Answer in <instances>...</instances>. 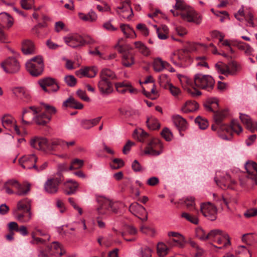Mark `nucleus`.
<instances>
[{
    "mask_svg": "<svg viewBox=\"0 0 257 257\" xmlns=\"http://www.w3.org/2000/svg\"><path fill=\"white\" fill-rule=\"evenodd\" d=\"M213 112H214L213 118L214 121L216 124L219 126L220 130L225 131L226 133H228L232 131L238 135L242 131V127L237 120H232L230 126H228L222 123L223 120L226 117L227 114L226 110L224 109L220 111H215L214 110Z\"/></svg>",
    "mask_w": 257,
    "mask_h": 257,
    "instance_id": "1",
    "label": "nucleus"
},
{
    "mask_svg": "<svg viewBox=\"0 0 257 257\" xmlns=\"http://www.w3.org/2000/svg\"><path fill=\"white\" fill-rule=\"evenodd\" d=\"M97 201L98 203L97 211L99 215L109 214L111 212L114 213L117 212L118 207L116 202H113L103 197H98Z\"/></svg>",
    "mask_w": 257,
    "mask_h": 257,
    "instance_id": "2",
    "label": "nucleus"
},
{
    "mask_svg": "<svg viewBox=\"0 0 257 257\" xmlns=\"http://www.w3.org/2000/svg\"><path fill=\"white\" fill-rule=\"evenodd\" d=\"M171 60L173 64L179 67H185L191 62L189 56V51L187 49L179 50L171 56Z\"/></svg>",
    "mask_w": 257,
    "mask_h": 257,
    "instance_id": "3",
    "label": "nucleus"
},
{
    "mask_svg": "<svg viewBox=\"0 0 257 257\" xmlns=\"http://www.w3.org/2000/svg\"><path fill=\"white\" fill-rule=\"evenodd\" d=\"M27 71L33 76L40 75L44 69L43 58L40 56H37L30 59L26 64Z\"/></svg>",
    "mask_w": 257,
    "mask_h": 257,
    "instance_id": "4",
    "label": "nucleus"
},
{
    "mask_svg": "<svg viewBox=\"0 0 257 257\" xmlns=\"http://www.w3.org/2000/svg\"><path fill=\"white\" fill-rule=\"evenodd\" d=\"M194 83L197 87L210 91L214 88L215 81L210 75L196 74L194 77Z\"/></svg>",
    "mask_w": 257,
    "mask_h": 257,
    "instance_id": "5",
    "label": "nucleus"
},
{
    "mask_svg": "<svg viewBox=\"0 0 257 257\" xmlns=\"http://www.w3.org/2000/svg\"><path fill=\"white\" fill-rule=\"evenodd\" d=\"M60 174L59 173L58 176L48 179L45 182L44 188L47 193L54 194L58 192L59 185L64 180L63 176Z\"/></svg>",
    "mask_w": 257,
    "mask_h": 257,
    "instance_id": "6",
    "label": "nucleus"
},
{
    "mask_svg": "<svg viewBox=\"0 0 257 257\" xmlns=\"http://www.w3.org/2000/svg\"><path fill=\"white\" fill-rule=\"evenodd\" d=\"M247 173V185H250L252 188L257 185V164L253 161H248L245 165Z\"/></svg>",
    "mask_w": 257,
    "mask_h": 257,
    "instance_id": "7",
    "label": "nucleus"
},
{
    "mask_svg": "<svg viewBox=\"0 0 257 257\" xmlns=\"http://www.w3.org/2000/svg\"><path fill=\"white\" fill-rule=\"evenodd\" d=\"M181 18L188 22H193L199 25L202 21V17L194 10L188 7L183 11L180 12Z\"/></svg>",
    "mask_w": 257,
    "mask_h": 257,
    "instance_id": "8",
    "label": "nucleus"
},
{
    "mask_svg": "<svg viewBox=\"0 0 257 257\" xmlns=\"http://www.w3.org/2000/svg\"><path fill=\"white\" fill-rule=\"evenodd\" d=\"M39 84L43 90L48 93L57 92L60 88L56 80L51 77H46L39 80Z\"/></svg>",
    "mask_w": 257,
    "mask_h": 257,
    "instance_id": "9",
    "label": "nucleus"
},
{
    "mask_svg": "<svg viewBox=\"0 0 257 257\" xmlns=\"http://www.w3.org/2000/svg\"><path fill=\"white\" fill-rule=\"evenodd\" d=\"M200 211L204 216L211 221H214L217 218V208L209 202L201 204Z\"/></svg>",
    "mask_w": 257,
    "mask_h": 257,
    "instance_id": "10",
    "label": "nucleus"
},
{
    "mask_svg": "<svg viewBox=\"0 0 257 257\" xmlns=\"http://www.w3.org/2000/svg\"><path fill=\"white\" fill-rule=\"evenodd\" d=\"M1 66L7 73L18 72L20 69V65L17 60L13 57H10L1 63Z\"/></svg>",
    "mask_w": 257,
    "mask_h": 257,
    "instance_id": "11",
    "label": "nucleus"
},
{
    "mask_svg": "<svg viewBox=\"0 0 257 257\" xmlns=\"http://www.w3.org/2000/svg\"><path fill=\"white\" fill-rule=\"evenodd\" d=\"M129 210L143 221H146L148 219L147 212L145 208L137 202L132 203L129 207Z\"/></svg>",
    "mask_w": 257,
    "mask_h": 257,
    "instance_id": "12",
    "label": "nucleus"
},
{
    "mask_svg": "<svg viewBox=\"0 0 257 257\" xmlns=\"http://www.w3.org/2000/svg\"><path fill=\"white\" fill-rule=\"evenodd\" d=\"M37 157L34 154L25 155L20 158L19 163L24 169L36 168Z\"/></svg>",
    "mask_w": 257,
    "mask_h": 257,
    "instance_id": "13",
    "label": "nucleus"
},
{
    "mask_svg": "<svg viewBox=\"0 0 257 257\" xmlns=\"http://www.w3.org/2000/svg\"><path fill=\"white\" fill-rule=\"evenodd\" d=\"M214 181L216 185L223 189L227 188L234 189V186L237 184V182L231 179L230 176L228 174H226L223 177H221L220 180H218L216 177H215Z\"/></svg>",
    "mask_w": 257,
    "mask_h": 257,
    "instance_id": "14",
    "label": "nucleus"
},
{
    "mask_svg": "<svg viewBox=\"0 0 257 257\" xmlns=\"http://www.w3.org/2000/svg\"><path fill=\"white\" fill-rule=\"evenodd\" d=\"M64 40L65 43L72 48H76L84 46L86 41L80 35H74L65 37Z\"/></svg>",
    "mask_w": 257,
    "mask_h": 257,
    "instance_id": "15",
    "label": "nucleus"
},
{
    "mask_svg": "<svg viewBox=\"0 0 257 257\" xmlns=\"http://www.w3.org/2000/svg\"><path fill=\"white\" fill-rule=\"evenodd\" d=\"M30 144L33 148L44 150L47 147L48 141L44 138L35 137L31 140Z\"/></svg>",
    "mask_w": 257,
    "mask_h": 257,
    "instance_id": "16",
    "label": "nucleus"
},
{
    "mask_svg": "<svg viewBox=\"0 0 257 257\" xmlns=\"http://www.w3.org/2000/svg\"><path fill=\"white\" fill-rule=\"evenodd\" d=\"M13 93L23 101L28 102L31 99L29 91L24 87H16L13 89Z\"/></svg>",
    "mask_w": 257,
    "mask_h": 257,
    "instance_id": "17",
    "label": "nucleus"
},
{
    "mask_svg": "<svg viewBox=\"0 0 257 257\" xmlns=\"http://www.w3.org/2000/svg\"><path fill=\"white\" fill-rule=\"evenodd\" d=\"M64 192L67 195L75 194L79 186V184L75 181L69 179L64 183Z\"/></svg>",
    "mask_w": 257,
    "mask_h": 257,
    "instance_id": "18",
    "label": "nucleus"
},
{
    "mask_svg": "<svg viewBox=\"0 0 257 257\" xmlns=\"http://www.w3.org/2000/svg\"><path fill=\"white\" fill-rule=\"evenodd\" d=\"M13 215L18 221L22 223L29 222L32 217V212L26 211H13Z\"/></svg>",
    "mask_w": 257,
    "mask_h": 257,
    "instance_id": "19",
    "label": "nucleus"
},
{
    "mask_svg": "<svg viewBox=\"0 0 257 257\" xmlns=\"http://www.w3.org/2000/svg\"><path fill=\"white\" fill-rule=\"evenodd\" d=\"M98 86L100 92L102 94H108L112 91V83L105 79L100 78L98 83Z\"/></svg>",
    "mask_w": 257,
    "mask_h": 257,
    "instance_id": "20",
    "label": "nucleus"
},
{
    "mask_svg": "<svg viewBox=\"0 0 257 257\" xmlns=\"http://www.w3.org/2000/svg\"><path fill=\"white\" fill-rule=\"evenodd\" d=\"M173 119L174 124L180 132V135L183 136V134L181 132L185 131L187 128V122L186 119L179 115H174L173 117Z\"/></svg>",
    "mask_w": 257,
    "mask_h": 257,
    "instance_id": "21",
    "label": "nucleus"
},
{
    "mask_svg": "<svg viewBox=\"0 0 257 257\" xmlns=\"http://www.w3.org/2000/svg\"><path fill=\"white\" fill-rule=\"evenodd\" d=\"M13 211L31 212V200L28 198L20 200Z\"/></svg>",
    "mask_w": 257,
    "mask_h": 257,
    "instance_id": "22",
    "label": "nucleus"
},
{
    "mask_svg": "<svg viewBox=\"0 0 257 257\" xmlns=\"http://www.w3.org/2000/svg\"><path fill=\"white\" fill-rule=\"evenodd\" d=\"M63 106L69 107L70 108L81 109L83 107V105L81 103L76 100L72 96L69 97L63 103Z\"/></svg>",
    "mask_w": 257,
    "mask_h": 257,
    "instance_id": "23",
    "label": "nucleus"
},
{
    "mask_svg": "<svg viewBox=\"0 0 257 257\" xmlns=\"http://www.w3.org/2000/svg\"><path fill=\"white\" fill-rule=\"evenodd\" d=\"M199 104L195 101L188 100L181 108L183 112L188 113L198 109Z\"/></svg>",
    "mask_w": 257,
    "mask_h": 257,
    "instance_id": "24",
    "label": "nucleus"
},
{
    "mask_svg": "<svg viewBox=\"0 0 257 257\" xmlns=\"http://www.w3.org/2000/svg\"><path fill=\"white\" fill-rule=\"evenodd\" d=\"M22 51L25 55L34 53L35 47L33 43L29 40L24 41L22 44Z\"/></svg>",
    "mask_w": 257,
    "mask_h": 257,
    "instance_id": "25",
    "label": "nucleus"
},
{
    "mask_svg": "<svg viewBox=\"0 0 257 257\" xmlns=\"http://www.w3.org/2000/svg\"><path fill=\"white\" fill-rule=\"evenodd\" d=\"M13 24V18L6 13L0 14V26L9 28Z\"/></svg>",
    "mask_w": 257,
    "mask_h": 257,
    "instance_id": "26",
    "label": "nucleus"
},
{
    "mask_svg": "<svg viewBox=\"0 0 257 257\" xmlns=\"http://www.w3.org/2000/svg\"><path fill=\"white\" fill-rule=\"evenodd\" d=\"M51 119V116L42 113L34 117V120L36 123L39 125H45Z\"/></svg>",
    "mask_w": 257,
    "mask_h": 257,
    "instance_id": "27",
    "label": "nucleus"
},
{
    "mask_svg": "<svg viewBox=\"0 0 257 257\" xmlns=\"http://www.w3.org/2000/svg\"><path fill=\"white\" fill-rule=\"evenodd\" d=\"M169 66L170 64L166 61H163L161 58H156L154 61L153 68L156 72H160L165 68L167 69Z\"/></svg>",
    "mask_w": 257,
    "mask_h": 257,
    "instance_id": "28",
    "label": "nucleus"
},
{
    "mask_svg": "<svg viewBox=\"0 0 257 257\" xmlns=\"http://www.w3.org/2000/svg\"><path fill=\"white\" fill-rule=\"evenodd\" d=\"M239 114V117L241 122L246 125L248 130H250L251 132H253L254 131V127L253 125L254 122L252 121L249 116L247 115L241 113Z\"/></svg>",
    "mask_w": 257,
    "mask_h": 257,
    "instance_id": "29",
    "label": "nucleus"
},
{
    "mask_svg": "<svg viewBox=\"0 0 257 257\" xmlns=\"http://www.w3.org/2000/svg\"><path fill=\"white\" fill-rule=\"evenodd\" d=\"M100 77L101 79L110 81L116 78L115 74L110 69L107 68L103 69L100 73Z\"/></svg>",
    "mask_w": 257,
    "mask_h": 257,
    "instance_id": "30",
    "label": "nucleus"
},
{
    "mask_svg": "<svg viewBox=\"0 0 257 257\" xmlns=\"http://www.w3.org/2000/svg\"><path fill=\"white\" fill-rule=\"evenodd\" d=\"M204 106L207 110L214 111L218 106L217 100L215 98H208L204 104Z\"/></svg>",
    "mask_w": 257,
    "mask_h": 257,
    "instance_id": "31",
    "label": "nucleus"
},
{
    "mask_svg": "<svg viewBox=\"0 0 257 257\" xmlns=\"http://www.w3.org/2000/svg\"><path fill=\"white\" fill-rule=\"evenodd\" d=\"M222 234H223L219 235L215 242L218 244H223L222 247H226L230 244V238L228 234L223 231H222Z\"/></svg>",
    "mask_w": 257,
    "mask_h": 257,
    "instance_id": "32",
    "label": "nucleus"
},
{
    "mask_svg": "<svg viewBox=\"0 0 257 257\" xmlns=\"http://www.w3.org/2000/svg\"><path fill=\"white\" fill-rule=\"evenodd\" d=\"M101 118V117L99 116L92 119L83 120L81 121V125L83 128L89 129L96 125L100 121Z\"/></svg>",
    "mask_w": 257,
    "mask_h": 257,
    "instance_id": "33",
    "label": "nucleus"
},
{
    "mask_svg": "<svg viewBox=\"0 0 257 257\" xmlns=\"http://www.w3.org/2000/svg\"><path fill=\"white\" fill-rule=\"evenodd\" d=\"M120 28L126 37H133V35H134L135 37H136V35L134 30L129 25L121 24Z\"/></svg>",
    "mask_w": 257,
    "mask_h": 257,
    "instance_id": "34",
    "label": "nucleus"
},
{
    "mask_svg": "<svg viewBox=\"0 0 257 257\" xmlns=\"http://www.w3.org/2000/svg\"><path fill=\"white\" fill-rule=\"evenodd\" d=\"M30 110L33 111L34 115H36L40 111V110L38 109V108L35 106H30L28 109L24 108L21 117L22 122L23 124L29 125L31 123L30 122L26 121L24 119L25 115L26 113L30 112Z\"/></svg>",
    "mask_w": 257,
    "mask_h": 257,
    "instance_id": "35",
    "label": "nucleus"
},
{
    "mask_svg": "<svg viewBox=\"0 0 257 257\" xmlns=\"http://www.w3.org/2000/svg\"><path fill=\"white\" fill-rule=\"evenodd\" d=\"M135 63L134 59L131 54L122 55L121 63L125 67H130Z\"/></svg>",
    "mask_w": 257,
    "mask_h": 257,
    "instance_id": "36",
    "label": "nucleus"
},
{
    "mask_svg": "<svg viewBox=\"0 0 257 257\" xmlns=\"http://www.w3.org/2000/svg\"><path fill=\"white\" fill-rule=\"evenodd\" d=\"M134 44L136 48L143 55L148 56L150 54V51L149 49L142 42H135Z\"/></svg>",
    "mask_w": 257,
    "mask_h": 257,
    "instance_id": "37",
    "label": "nucleus"
},
{
    "mask_svg": "<svg viewBox=\"0 0 257 257\" xmlns=\"http://www.w3.org/2000/svg\"><path fill=\"white\" fill-rule=\"evenodd\" d=\"M31 184L29 183H26L23 185L20 184V189H16L17 191L16 194L19 196H24L27 195L30 190Z\"/></svg>",
    "mask_w": 257,
    "mask_h": 257,
    "instance_id": "38",
    "label": "nucleus"
},
{
    "mask_svg": "<svg viewBox=\"0 0 257 257\" xmlns=\"http://www.w3.org/2000/svg\"><path fill=\"white\" fill-rule=\"evenodd\" d=\"M146 123L148 127L151 130H157L159 128L160 126L158 120L153 117L148 118Z\"/></svg>",
    "mask_w": 257,
    "mask_h": 257,
    "instance_id": "39",
    "label": "nucleus"
},
{
    "mask_svg": "<svg viewBox=\"0 0 257 257\" xmlns=\"http://www.w3.org/2000/svg\"><path fill=\"white\" fill-rule=\"evenodd\" d=\"M215 68L218 72L222 74L227 75L229 73H231L229 67L225 64L217 63L215 64Z\"/></svg>",
    "mask_w": 257,
    "mask_h": 257,
    "instance_id": "40",
    "label": "nucleus"
},
{
    "mask_svg": "<svg viewBox=\"0 0 257 257\" xmlns=\"http://www.w3.org/2000/svg\"><path fill=\"white\" fill-rule=\"evenodd\" d=\"M115 86L117 91L121 93H124L128 90L127 88L131 87V85L128 83L122 82L116 83L115 84Z\"/></svg>",
    "mask_w": 257,
    "mask_h": 257,
    "instance_id": "41",
    "label": "nucleus"
},
{
    "mask_svg": "<svg viewBox=\"0 0 257 257\" xmlns=\"http://www.w3.org/2000/svg\"><path fill=\"white\" fill-rule=\"evenodd\" d=\"M116 13L117 14L121 16V14L124 13L128 12L129 13L130 11L132 13V10L130 8V6L127 2H123L121 6L118 7L116 9Z\"/></svg>",
    "mask_w": 257,
    "mask_h": 257,
    "instance_id": "42",
    "label": "nucleus"
},
{
    "mask_svg": "<svg viewBox=\"0 0 257 257\" xmlns=\"http://www.w3.org/2000/svg\"><path fill=\"white\" fill-rule=\"evenodd\" d=\"M235 252L237 254H240V257H251L249 250L244 245L238 246Z\"/></svg>",
    "mask_w": 257,
    "mask_h": 257,
    "instance_id": "43",
    "label": "nucleus"
},
{
    "mask_svg": "<svg viewBox=\"0 0 257 257\" xmlns=\"http://www.w3.org/2000/svg\"><path fill=\"white\" fill-rule=\"evenodd\" d=\"M157 253L160 256H164L168 253V248L163 242H159L157 246Z\"/></svg>",
    "mask_w": 257,
    "mask_h": 257,
    "instance_id": "44",
    "label": "nucleus"
},
{
    "mask_svg": "<svg viewBox=\"0 0 257 257\" xmlns=\"http://www.w3.org/2000/svg\"><path fill=\"white\" fill-rule=\"evenodd\" d=\"M2 122L4 127L7 128L11 125L16 123V120L11 116L5 115L2 118Z\"/></svg>",
    "mask_w": 257,
    "mask_h": 257,
    "instance_id": "45",
    "label": "nucleus"
},
{
    "mask_svg": "<svg viewBox=\"0 0 257 257\" xmlns=\"http://www.w3.org/2000/svg\"><path fill=\"white\" fill-rule=\"evenodd\" d=\"M84 165V161L79 159H74L71 162L69 170H76L81 168Z\"/></svg>",
    "mask_w": 257,
    "mask_h": 257,
    "instance_id": "46",
    "label": "nucleus"
},
{
    "mask_svg": "<svg viewBox=\"0 0 257 257\" xmlns=\"http://www.w3.org/2000/svg\"><path fill=\"white\" fill-rule=\"evenodd\" d=\"M222 230L218 229L211 230L209 233L207 234V239H209L213 240V241H215L216 239L219 236V235L222 234Z\"/></svg>",
    "mask_w": 257,
    "mask_h": 257,
    "instance_id": "47",
    "label": "nucleus"
},
{
    "mask_svg": "<svg viewBox=\"0 0 257 257\" xmlns=\"http://www.w3.org/2000/svg\"><path fill=\"white\" fill-rule=\"evenodd\" d=\"M168 235L170 236L175 237L176 238H178V241L179 247L183 248L184 246V238L182 235L176 232H169L168 233Z\"/></svg>",
    "mask_w": 257,
    "mask_h": 257,
    "instance_id": "48",
    "label": "nucleus"
},
{
    "mask_svg": "<svg viewBox=\"0 0 257 257\" xmlns=\"http://www.w3.org/2000/svg\"><path fill=\"white\" fill-rule=\"evenodd\" d=\"M32 237L33 239L31 241V243L32 244H45L46 243L47 241H48L50 239V236H48L46 239H43L40 237H36L35 234L34 232L32 233Z\"/></svg>",
    "mask_w": 257,
    "mask_h": 257,
    "instance_id": "49",
    "label": "nucleus"
},
{
    "mask_svg": "<svg viewBox=\"0 0 257 257\" xmlns=\"http://www.w3.org/2000/svg\"><path fill=\"white\" fill-rule=\"evenodd\" d=\"M195 122L197 124L199 128L201 130L206 129L208 126V122L205 119L202 118L201 116H197L195 119Z\"/></svg>",
    "mask_w": 257,
    "mask_h": 257,
    "instance_id": "50",
    "label": "nucleus"
},
{
    "mask_svg": "<svg viewBox=\"0 0 257 257\" xmlns=\"http://www.w3.org/2000/svg\"><path fill=\"white\" fill-rule=\"evenodd\" d=\"M152 252V249L147 246L142 247L140 249V257H151Z\"/></svg>",
    "mask_w": 257,
    "mask_h": 257,
    "instance_id": "51",
    "label": "nucleus"
},
{
    "mask_svg": "<svg viewBox=\"0 0 257 257\" xmlns=\"http://www.w3.org/2000/svg\"><path fill=\"white\" fill-rule=\"evenodd\" d=\"M35 4L34 0H21V5L23 9L29 10L33 8Z\"/></svg>",
    "mask_w": 257,
    "mask_h": 257,
    "instance_id": "52",
    "label": "nucleus"
},
{
    "mask_svg": "<svg viewBox=\"0 0 257 257\" xmlns=\"http://www.w3.org/2000/svg\"><path fill=\"white\" fill-rule=\"evenodd\" d=\"M79 17L81 19L88 21H95L97 18L96 14L93 12L89 13L87 15H84L83 14H80Z\"/></svg>",
    "mask_w": 257,
    "mask_h": 257,
    "instance_id": "53",
    "label": "nucleus"
},
{
    "mask_svg": "<svg viewBox=\"0 0 257 257\" xmlns=\"http://www.w3.org/2000/svg\"><path fill=\"white\" fill-rule=\"evenodd\" d=\"M182 217L185 218L187 220L193 223L197 224L198 223V219L195 216H192L189 213L183 212L181 215Z\"/></svg>",
    "mask_w": 257,
    "mask_h": 257,
    "instance_id": "54",
    "label": "nucleus"
},
{
    "mask_svg": "<svg viewBox=\"0 0 257 257\" xmlns=\"http://www.w3.org/2000/svg\"><path fill=\"white\" fill-rule=\"evenodd\" d=\"M140 230L142 233L152 236H154L156 233V231L154 228L143 225L141 227Z\"/></svg>",
    "mask_w": 257,
    "mask_h": 257,
    "instance_id": "55",
    "label": "nucleus"
},
{
    "mask_svg": "<svg viewBox=\"0 0 257 257\" xmlns=\"http://www.w3.org/2000/svg\"><path fill=\"white\" fill-rule=\"evenodd\" d=\"M66 83L70 87L74 86L77 82L76 79L73 75H67L64 78Z\"/></svg>",
    "mask_w": 257,
    "mask_h": 257,
    "instance_id": "56",
    "label": "nucleus"
},
{
    "mask_svg": "<svg viewBox=\"0 0 257 257\" xmlns=\"http://www.w3.org/2000/svg\"><path fill=\"white\" fill-rule=\"evenodd\" d=\"M135 134L138 135V137L139 138L140 142H144V139L146 138L148 136V134L141 129H140L139 130H135L134 133V137H135Z\"/></svg>",
    "mask_w": 257,
    "mask_h": 257,
    "instance_id": "57",
    "label": "nucleus"
},
{
    "mask_svg": "<svg viewBox=\"0 0 257 257\" xmlns=\"http://www.w3.org/2000/svg\"><path fill=\"white\" fill-rule=\"evenodd\" d=\"M188 7V6L186 5L184 0H176V4L174 7L176 10H180V12L183 11Z\"/></svg>",
    "mask_w": 257,
    "mask_h": 257,
    "instance_id": "58",
    "label": "nucleus"
},
{
    "mask_svg": "<svg viewBox=\"0 0 257 257\" xmlns=\"http://www.w3.org/2000/svg\"><path fill=\"white\" fill-rule=\"evenodd\" d=\"M75 74L80 78L84 76L88 77V75H89V67H86L76 71Z\"/></svg>",
    "mask_w": 257,
    "mask_h": 257,
    "instance_id": "59",
    "label": "nucleus"
},
{
    "mask_svg": "<svg viewBox=\"0 0 257 257\" xmlns=\"http://www.w3.org/2000/svg\"><path fill=\"white\" fill-rule=\"evenodd\" d=\"M161 135L167 141H170L172 140V134L168 128H164L162 130Z\"/></svg>",
    "mask_w": 257,
    "mask_h": 257,
    "instance_id": "60",
    "label": "nucleus"
},
{
    "mask_svg": "<svg viewBox=\"0 0 257 257\" xmlns=\"http://www.w3.org/2000/svg\"><path fill=\"white\" fill-rule=\"evenodd\" d=\"M148 145L155 150H156L158 148H161L162 147L160 141L158 139H152Z\"/></svg>",
    "mask_w": 257,
    "mask_h": 257,
    "instance_id": "61",
    "label": "nucleus"
},
{
    "mask_svg": "<svg viewBox=\"0 0 257 257\" xmlns=\"http://www.w3.org/2000/svg\"><path fill=\"white\" fill-rule=\"evenodd\" d=\"M161 152L159 151L155 150L149 146L148 145L145 148L144 154L146 155H150L152 156H158L160 154Z\"/></svg>",
    "mask_w": 257,
    "mask_h": 257,
    "instance_id": "62",
    "label": "nucleus"
},
{
    "mask_svg": "<svg viewBox=\"0 0 257 257\" xmlns=\"http://www.w3.org/2000/svg\"><path fill=\"white\" fill-rule=\"evenodd\" d=\"M196 236L202 240H205L207 239V234H205L203 229L201 228H197L196 230Z\"/></svg>",
    "mask_w": 257,
    "mask_h": 257,
    "instance_id": "63",
    "label": "nucleus"
},
{
    "mask_svg": "<svg viewBox=\"0 0 257 257\" xmlns=\"http://www.w3.org/2000/svg\"><path fill=\"white\" fill-rule=\"evenodd\" d=\"M244 215L246 218H250L257 215V208H250L248 209L244 213Z\"/></svg>",
    "mask_w": 257,
    "mask_h": 257,
    "instance_id": "64",
    "label": "nucleus"
}]
</instances>
